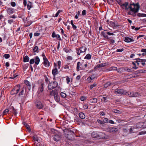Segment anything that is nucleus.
Segmentation results:
<instances>
[{"label": "nucleus", "mask_w": 146, "mask_h": 146, "mask_svg": "<svg viewBox=\"0 0 146 146\" xmlns=\"http://www.w3.org/2000/svg\"><path fill=\"white\" fill-rule=\"evenodd\" d=\"M121 8L127 11L129 15L135 16L139 9V5L138 3H133L129 4L127 2L120 4Z\"/></svg>", "instance_id": "f257e3e1"}, {"label": "nucleus", "mask_w": 146, "mask_h": 146, "mask_svg": "<svg viewBox=\"0 0 146 146\" xmlns=\"http://www.w3.org/2000/svg\"><path fill=\"white\" fill-rule=\"evenodd\" d=\"M20 88V86L17 85L15 86L11 92V94L12 95L17 94L19 92Z\"/></svg>", "instance_id": "f03ea898"}, {"label": "nucleus", "mask_w": 146, "mask_h": 146, "mask_svg": "<svg viewBox=\"0 0 146 146\" xmlns=\"http://www.w3.org/2000/svg\"><path fill=\"white\" fill-rule=\"evenodd\" d=\"M58 83L56 81L51 82L48 85V88L49 90H52L57 86Z\"/></svg>", "instance_id": "7ed1b4c3"}, {"label": "nucleus", "mask_w": 146, "mask_h": 146, "mask_svg": "<svg viewBox=\"0 0 146 146\" xmlns=\"http://www.w3.org/2000/svg\"><path fill=\"white\" fill-rule=\"evenodd\" d=\"M114 93L117 94L118 95H121L122 94H126L127 93L125 91L122 89H116L114 90Z\"/></svg>", "instance_id": "20e7f679"}, {"label": "nucleus", "mask_w": 146, "mask_h": 146, "mask_svg": "<svg viewBox=\"0 0 146 146\" xmlns=\"http://www.w3.org/2000/svg\"><path fill=\"white\" fill-rule=\"evenodd\" d=\"M128 96L130 97H137L140 96V94L138 92H132L128 93Z\"/></svg>", "instance_id": "39448f33"}, {"label": "nucleus", "mask_w": 146, "mask_h": 146, "mask_svg": "<svg viewBox=\"0 0 146 146\" xmlns=\"http://www.w3.org/2000/svg\"><path fill=\"white\" fill-rule=\"evenodd\" d=\"M118 130V129L117 128L113 127H109L105 130V131L111 133L116 132Z\"/></svg>", "instance_id": "423d86ee"}, {"label": "nucleus", "mask_w": 146, "mask_h": 146, "mask_svg": "<svg viewBox=\"0 0 146 146\" xmlns=\"http://www.w3.org/2000/svg\"><path fill=\"white\" fill-rule=\"evenodd\" d=\"M84 69V66L83 63H82L80 62L77 63L76 70L79 71L80 70Z\"/></svg>", "instance_id": "0eeeda50"}, {"label": "nucleus", "mask_w": 146, "mask_h": 146, "mask_svg": "<svg viewBox=\"0 0 146 146\" xmlns=\"http://www.w3.org/2000/svg\"><path fill=\"white\" fill-rule=\"evenodd\" d=\"M54 67L52 70V73L53 75L55 76L56 75L58 74V68L57 67V64L54 63Z\"/></svg>", "instance_id": "6e6552de"}, {"label": "nucleus", "mask_w": 146, "mask_h": 146, "mask_svg": "<svg viewBox=\"0 0 146 146\" xmlns=\"http://www.w3.org/2000/svg\"><path fill=\"white\" fill-rule=\"evenodd\" d=\"M45 87L44 83V82H42L38 88V93L42 92L44 91V88Z\"/></svg>", "instance_id": "1a4fd4ad"}, {"label": "nucleus", "mask_w": 146, "mask_h": 146, "mask_svg": "<svg viewBox=\"0 0 146 146\" xmlns=\"http://www.w3.org/2000/svg\"><path fill=\"white\" fill-rule=\"evenodd\" d=\"M140 60H143V59L140 58H136L135 59L136 60V62L137 63V65L139 66L142 67L143 66H144L145 65H143L142 64V62Z\"/></svg>", "instance_id": "9d476101"}, {"label": "nucleus", "mask_w": 146, "mask_h": 146, "mask_svg": "<svg viewBox=\"0 0 146 146\" xmlns=\"http://www.w3.org/2000/svg\"><path fill=\"white\" fill-rule=\"evenodd\" d=\"M124 41L126 42L129 43L134 41V40L129 37H126L125 38Z\"/></svg>", "instance_id": "9b49d317"}, {"label": "nucleus", "mask_w": 146, "mask_h": 146, "mask_svg": "<svg viewBox=\"0 0 146 146\" xmlns=\"http://www.w3.org/2000/svg\"><path fill=\"white\" fill-rule=\"evenodd\" d=\"M44 65L46 67H48L50 66V62L48 61L47 59L43 60Z\"/></svg>", "instance_id": "f8f14e48"}, {"label": "nucleus", "mask_w": 146, "mask_h": 146, "mask_svg": "<svg viewBox=\"0 0 146 146\" xmlns=\"http://www.w3.org/2000/svg\"><path fill=\"white\" fill-rule=\"evenodd\" d=\"M52 36L53 38L56 37L57 39L59 40H61L60 35L58 34H56L54 32L52 33Z\"/></svg>", "instance_id": "ddd939ff"}, {"label": "nucleus", "mask_w": 146, "mask_h": 146, "mask_svg": "<svg viewBox=\"0 0 146 146\" xmlns=\"http://www.w3.org/2000/svg\"><path fill=\"white\" fill-rule=\"evenodd\" d=\"M54 98L56 102L60 103V97L58 95V94L54 96Z\"/></svg>", "instance_id": "4468645a"}, {"label": "nucleus", "mask_w": 146, "mask_h": 146, "mask_svg": "<svg viewBox=\"0 0 146 146\" xmlns=\"http://www.w3.org/2000/svg\"><path fill=\"white\" fill-rule=\"evenodd\" d=\"M36 106L37 108L38 109H41L43 107L42 104L40 101H38L36 103Z\"/></svg>", "instance_id": "2eb2a0df"}, {"label": "nucleus", "mask_w": 146, "mask_h": 146, "mask_svg": "<svg viewBox=\"0 0 146 146\" xmlns=\"http://www.w3.org/2000/svg\"><path fill=\"white\" fill-rule=\"evenodd\" d=\"M34 59H35V65H38L40 61V59L38 56H36Z\"/></svg>", "instance_id": "dca6fc26"}, {"label": "nucleus", "mask_w": 146, "mask_h": 146, "mask_svg": "<svg viewBox=\"0 0 146 146\" xmlns=\"http://www.w3.org/2000/svg\"><path fill=\"white\" fill-rule=\"evenodd\" d=\"M7 13L9 14H12L13 13L14 11V9L11 8H8L7 9Z\"/></svg>", "instance_id": "f3484780"}, {"label": "nucleus", "mask_w": 146, "mask_h": 146, "mask_svg": "<svg viewBox=\"0 0 146 146\" xmlns=\"http://www.w3.org/2000/svg\"><path fill=\"white\" fill-rule=\"evenodd\" d=\"M72 133H73L71 131L69 132V133L68 134H67L66 135H65L66 137L69 140L71 139L72 135Z\"/></svg>", "instance_id": "a211bd4d"}, {"label": "nucleus", "mask_w": 146, "mask_h": 146, "mask_svg": "<svg viewBox=\"0 0 146 146\" xmlns=\"http://www.w3.org/2000/svg\"><path fill=\"white\" fill-rule=\"evenodd\" d=\"M53 138L54 140L56 141H58L60 139V137L58 135H55Z\"/></svg>", "instance_id": "6ab92c4d"}, {"label": "nucleus", "mask_w": 146, "mask_h": 146, "mask_svg": "<svg viewBox=\"0 0 146 146\" xmlns=\"http://www.w3.org/2000/svg\"><path fill=\"white\" fill-rule=\"evenodd\" d=\"M79 116L82 119H84L85 117L84 114L82 112H80L79 113Z\"/></svg>", "instance_id": "aec40b11"}, {"label": "nucleus", "mask_w": 146, "mask_h": 146, "mask_svg": "<svg viewBox=\"0 0 146 146\" xmlns=\"http://www.w3.org/2000/svg\"><path fill=\"white\" fill-rule=\"evenodd\" d=\"M32 3L30 1L28 2L27 4V8L28 10H30L31 8L33 7Z\"/></svg>", "instance_id": "412c9836"}, {"label": "nucleus", "mask_w": 146, "mask_h": 146, "mask_svg": "<svg viewBox=\"0 0 146 146\" xmlns=\"http://www.w3.org/2000/svg\"><path fill=\"white\" fill-rule=\"evenodd\" d=\"M135 129H135V127L131 128L129 129L130 133H132L136 132L137 131L136 130H135Z\"/></svg>", "instance_id": "4be33fe9"}, {"label": "nucleus", "mask_w": 146, "mask_h": 146, "mask_svg": "<svg viewBox=\"0 0 146 146\" xmlns=\"http://www.w3.org/2000/svg\"><path fill=\"white\" fill-rule=\"evenodd\" d=\"M108 65V64L107 63H102L98 65H97V67L98 68H100L104 67L106 65Z\"/></svg>", "instance_id": "5701e85b"}, {"label": "nucleus", "mask_w": 146, "mask_h": 146, "mask_svg": "<svg viewBox=\"0 0 146 146\" xmlns=\"http://www.w3.org/2000/svg\"><path fill=\"white\" fill-rule=\"evenodd\" d=\"M82 53L84 52L86 50L87 48L85 46H82L79 49Z\"/></svg>", "instance_id": "b1692460"}, {"label": "nucleus", "mask_w": 146, "mask_h": 146, "mask_svg": "<svg viewBox=\"0 0 146 146\" xmlns=\"http://www.w3.org/2000/svg\"><path fill=\"white\" fill-rule=\"evenodd\" d=\"M57 94V92L54 90H52L50 92V94L51 96H54V97Z\"/></svg>", "instance_id": "393cba45"}, {"label": "nucleus", "mask_w": 146, "mask_h": 146, "mask_svg": "<svg viewBox=\"0 0 146 146\" xmlns=\"http://www.w3.org/2000/svg\"><path fill=\"white\" fill-rule=\"evenodd\" d=\"M90 101L91 103H96L98 101V100L96 98H93L90 99Z\"/></svg>", "instance_id": "a878e982"}, {"label": "nucleus", "mask_w": 146, "mask_h": 146, "mask_svg": "<svg viewBox=\"0 0 146 146\" xmlns=\"http://www.w3.org/2000/svg\"><path fill=\"white\" fill-rule=\"evenodd\" d=\"M141 126H143V128H146V120L144 122H140V123Z\"/></svg>", "instance_id": "bb28decb"}, {"label": "nucleus", "mask_w": 146, "mask_h": 146, "mask_svg": "<svg viewBox=\"0 0 146 146\" xmlns=\"http://www.w3.org/2000/svg\"><path fill=\"white\" fill-rule=\"evenodd\" d=\"M136 72L138 73H146V70L141 69L137 71Z\"/></svg>", "instance_id": "cd10ccee"}, {"label": "nucleus", "mask_w": 146, "mask_h": 146, "mask_svg": "<svg viewBox=\"0 0 146 146\" xmlns=\"http://www.w3.org/2000/svg\"><path fill=\"white\" fill-rule=\"evenodd\" d=\"M91 136L92 137L95 138L98 137V135L96 133L93 132L91 134Z\"/></svg>", "instance_id": "c85d7f7f"}, {"label": "nucleus", "mask_w": 146, "mask_h": 146, "mask_svg": "<svg viewBox=\"0 0 146 146\" xmlns=\"http://www.w3.org/2000/svg\"><path fill=\"white\" fill-rule=\"evenodd\" d=\"M117 68L114 66H112L108 69H107V70L109 71H112V70H117Z\"/></svg>", "instance_id": "c756f323"}, {"label": "nucleus", "mask_w": 146, "mask_h": 146, "mask_svg": "<svg viewBox=\"0 0 146 146\" xmlns=\"http://www.w3.org/2000/svg\"><path fill=\"white\" fill-rule=\"evenodd\" d=\"M111 27H114L115 26H116L117 25H116L115 23L112 21H111L109 23Z\"/></svg>", "instance_id": "7c9ffc66"}, {"label": "nucleus", "mask_w": 146, "mask_h": 146, "mask_svg": "<svg viewBox=\"0 0 146 146\" xmlns=\"http://www.w3.org/2000/svg\"><path fill=\"white\" fill-rule=\"evenodd\" d=\"M91 55L90 54H88L85 56L84 58L88 60H89L91 59Z\"/></svg>", "instance_id": "2f4dec72"}, {"label": "nucleus", "mask_w": 146, "mask_h": 146, "mask_svg": "<svg viewBox=\"0 0 146 146\" xmlns=\"http://www.w3.org/2000/svg\"><path fill=\"white\" fill-rule=\"evenodd\" d=\"M38 46H36L34 47V48L33 50V52H38Z\"/></svg>", "instance_id": "473e14b6"}, {"label": "nucleus", "mask_w": 146, "mask_h": 146, "mask_svg": "<svg viewBox=\"0 0 146 146\" xmlns=\"http://www.w3.org/2000/svg\"><path fill=\"white\" fill-rule=\"evenodd\" d=\"M140 123V122H139L137 124H136V125L135 126V129H139V128H143V126H141V125L139 124Z\"/></svg>", "instance_id": "72a5a7b5"}, {"label": "nucleus", "mask_w": 146, "mask_h": 146, "mask_svg": "<svg viewBox=\"0 0 146 146\" xmlns=\"http://www.w3.org/2000/svg\"><path fill=\"white\" fill-rule=\"evenodd\" d=\"M90 76L92 80H93L95 78H97V75L96 74H93L91 75Z\"/></svg>", "instance_id": "f704fd0d"}, {"label": "nucleus", "mask_w": 146, "mask_h": 146, "mask_svg": "<svg viewBox=\"0 0 146 146\" xmlns=\"http://www.w3.org/2000/svg\"><path fill=\"white\" fill-rule=\"evenodd\" d=\"M29 57L27 56H25L24 58V61L25 62H28L29 60Z\"/></svg>", "instance_id": "c9c22d12"}, {"label": "nucleus", "mask_w": 146, "mask_h": 146, "mask_svg": "<svg viewBox=\"0 0 146 146\" xmlns=\"http://www.w3.org/2000/svg\"><path fill=\"white\" fill-rule=\"evenodd\" d=\"M141 52H143V53L142 54V55L143 56H144L146 55V49H143L141 50Z\"/></svg>", "instance_id": "e433bc0d"}, {"label": "nucleus", "mask_w": 146, "mask_h": 146, "mask_svg": "<svg viewBox=\"0 0 146 146\" xmlns=\"http://www.w3.org/2000/svg\"><path fill=\"white\" fill-rule=\"evenodd\" d=\"M137 15L139 17H146V14L144 13H138Z\"/></svg>", "instance_id": "4c0bfd02"}, {"label": "nucleus", "mask_w": 146, "mask_h": 146, "mask_svg": "<svg viewBox=\"0 0 146 146\" xmlns=\"http://www.w3.org/2000/svg\"><path fill=\"white\" fill-rule=\"evenodd\" d=\"M58 65H57V67L58 69H60L61 65V62L60 61H58L57 62Z\"/></svg>", "instance_id": "58836bf2"}, {"label": "nucleus", "mask_w": 146, "mask_h": 146, "mask_svg": "<svg viewBox=\"0 0 146 146\" xmlns=\"http://www.w3.org/2000/svg\"><path fill=\"white\" fill-rule=\"evenodd\" d=\"M60 95H61V96L63 98H65L66 96V94L63 92H61Z\"/></svg>", "instance_id": "ea45409f"}, {"label": "nucleus", "mask_w": 146, "mask_h": 146, "mask_svg": "<svg viewBox=\"0 0 146 146\" xmlns=\"http://www.w3.org/2000/svg\"><path fill=\"white\" fill-rule=\"evenodd\" d=\"M111 84V83L110 82H108L105 84L104 85V87L107 88L108 86H110Z\"/></svg>", "instance_id": "a19ab883"}, {"label": "nucleus", "mask_w": 146, "mask_h": 146, "mask_svg": "<svg viewBox=\"0 0 146 146\" xmlns=\"http://www.w3.org/2000/svg\"><path fill=\"white\" fill-rule=\"evenodd\" d=\"M12 112L15 115L17 114V111L13 107H12Z\"/></svg>", "instance_id": "79ce46f5"}, {"label": "nucleus", "mask_w": 146, "mask_h": 146, "mask_svg": "<svg viewBox=\"0 0 146 146\" xmlns=\"http://www.w3.org/2000/svg\"><path fill=\"white\" fill-rule=\"evenodd\" d=\"M35 59L34 58L31 59L30 61V64H33L35 63Z\"/></svg>", "instance_id": "37998d69"}, {"label": "nucleus", "mask_w": 146, "mask_h": 146, "mask_svg": "<svg viewBox=\"0 0 146 146\" xmlns=\"http://www.w3.org/2000/svg\"><path fill=\"white\" fill-rule=\"evenodd\" d=\"M66 80L67 83L68 84H69L70 80V78L68 76H67L66 77Z\"/></svg>", "instance_id": "c03bdc74"}, {"label": "nucleus", "mask_w": 146, "mask_h": 146, "mask_svg": "<svg viewBox=\"0 0 146 146\" xmlns=\"http://www.w3.org/2000/svg\"><path fill=\"white\" fill-rule=\"evenodd\" d=\"M109 120L107 118H105L103 120V122H104L106 123H109Z\"/></svg>", "instance_id": "a18cd8bd"}, {"label": "nucleus", "mask_w": 146, "mask_h": 146, "mask_svg": "<svg viewBox=\"0 0 146 146\" xmlns=\"http://www.w3.org/2000/svg\"><path fill=\"white\" fill-rule=\"evenodd\" d=\"M3 57L7 59L10 57V55L8 54H5L3 55Z\"/></svg>", "instance_id": "49530a36"}, {"label": "nucleus", "mask_w": 146, "mask_h": 146, "mask_svg": "<svg viewBox=\"0 0 146 146\" xmlns=\"http://www.w3.org/2000/svg\"><path fill=\"white\" fill-rule=\"evenodd\" d=\"M10 4L13 7H15L16 6V5L15 3L13 1L11 2Z\"/></svg>", "instance_id": "de8ad7c7"}, {"label": "nucleus", "mask_w": 146, "mask_h": 146, "mask_svg": "<svg viewBox=\"0 0 146 146\" xmlns=\"http://www.w3.org/2000/svg\"><path fill=\"white\" fill-rule=\"evenodd\" d=\"M62 12V11L60 10H59L55 14V16H54L55 17H57L58 16V15L60 13V12Z\"/></svg>", "instance_id": "09e8293b"}, {"label": "nucleus", "mask_w": 146, "mask_h": 146, "mask_svg": "<svg viewBox=\"0 0 146 146\" xmlns=\"http://www.w3.org/2000/svg\"><path fill=\"white\" fill-rule=\"evenodd\" d=\"M9 111V110L8 109H6L3 112V114L4 115L6 114Z\"/></svg>", "instance_id": "8fccbe9b"}, {"label": "nucleus", "mask_w": 146, "mask_h": 146, "mask_svg": "<svg viewBox=\"0 0 146 146\" xmlns=\"http://www.w3.org/2000/svg\"><path fill=\"white\" fill-rule=\"evenodd\" d=\"M24 90L23 89H22L21 92L19 93V95L20 96L21 95H22L24 94Z\"/></svg>", "instance_id": "3c124183"}, {"label": "nucleus", "mask_w": 146, "mask_h": 146, "mask_svg": "<svg viewBox=\"0 0 146 146\" xmlns=\"http://www.w3.org/2000/svg\"><path fill=\"white\" fill-rule=\"evenodd\" d=\"M24 83L27 86L29 85L30 84L28 80H24Z\"/></svg>", "instance_id": "603ef678"}, {"label": "nucleus", "mask_w": 146, "mask_h": 146, "mask_svg": "<svg viewBox=\"0 0 146 146\" xmlns=\"http://www.w3.org/2000/svg\"><path fill=\"white\" fill-rule=\"evenodd\" d=\"M33 139L35 141H38V138L36 136H34L33 137Z\"/></svg>", "instance_id": "864d4df0"}, {"label": "nucleus", "mask_w": 146, "mask_h": 146, "mask_svg": "<svg viewBox=\"0 0 146 146\" xmlns=\"http://www.w3.org/2000/svg\"><path fill=\"white\" fill-rule=\"evenodd\" d=\"M141 61L142 63V64L143 65H145V62H146V59H143V60H140Z\"/></svg>", "instance_id": "5fc2aeb1"}, {"label": "nucleus", "mask_w": 146, "mask_h": 146, "mask_svg": "<svg viewBox=\"0 0 146 146\" xmlns=\"http://www.w3.org/2000/svg\"><path fill=\"white\" fill-rule=\"evenodd\" d=\"M96 84H93L92 85H91L90 86V89L92 90L93 87L96 86Z\"/></svg>", "instance_id": "6e6d98bb"}, {"label": "nucleus", "mask_w": 146, "mask_h": 146, "mask_svg": "<svg viewBox=\"0 0 146 146\" xmlns=\"http://www.w3.org/2000/svg\"><path fill=\"white\" fill-rule=\"evenodd\" d=\"M92 80L91 79V78L90 77V76L88 77L87 79V81H88V83H90L91 82V81H92Z\"/></svg>", "instance_id": "4d7b16f0"}, {"label": "nucleus", "mask_w": 146, "mask_h": 146, "mask_svg": "<svg viewBox=\"0 0 146 146\" xmlns=\"http://www.w3.org/2000/svg\"><path fill=\"white\" fill-rule=\"evenodd\" d=\"M86 14V11L85 10H84L82 12V15H85Z\"/></svg>", "instance_id": "13d9d810"}, {"label": "nucleus", "mask_w": 146, "mask_h": 146, "mask_svg": "<svg viewBox=\"0 0 146 146\" xmlns=\"http://www.w3.org/2000/svg\"><path fill=\"white\" fill-rule=\"evenodd\" d=\"M41 56L43 57V60H44L45 59H47V58L46 57L45 55L44 54V53H43L41 55Z\"/></svg>", "instance_id": "bf43d9fd"}, {"label": "nucleus", "mask_w": 146, "mask_h": 146, "mask_svg": "<svg viewBox=\"0 0 146 146\" xmlns=\"http://www.w3.org/2000/svg\"><path fill=\"white\" fill-rule=\"evenodd\" d=\"M97 121L100 124H104L103 122L100 119H98Z\"/></svg>", "instance_id": "052dcab7"}, {"label": "nucleus", "mask_w": 146, "mask_h": 146, "mask_svg": "<svg viewBox=\"0 0 146 146\" xmlns=\"http://www.w3.org/2000/svg\"><path fill=\"white\" fill-rule=\"evenodd\" d=\"M113 112L115 113H120V111L119 110H113Z\"/></svg>", "instance_id": "680f3d73"}, {"label": "nucleus", "mask_w": 146, "mask_h": 146, "mask_svg": "<svg viewBox=\"0 0 146 146\" xmlns=\"http://www.w3.org/2000/svg\"><path fill=\"white\" fill-rule=\"evenodd\" d=\"M86 99V98L84 96H82L80 98V100L82 101H83Z\"/></svg>", "instance_id": "e2e57ef3"}, {"label": "nucleus", "mask_w": 146, "mask_h": 146, "mask_svg": "<svg viewBox=\"0 0 146 146\" xmlns=\"http://www.w3.org/2000/svg\"><path fill=\"white\" fill-rule=\"evenodd\" d=\"M107 34L111 36L112 35L113 36L115 35V34L112 33H110L109 32H108L107 33Z\"/></svg>", "instance_id": "0e129e2a"}, {"label": "nucleus", "mask_w": 146, "mask_h": 146, "mask_svg": "<svg viewBox=\"0 0 146 146\" xmlns=\"http://www.w3.org/2000/svg\"><path fill=\"white\" fill-rule=\"evenodd\" d=\"M68 60H72L73 59L72 57L71 56H68L67 57Z\"/></svg>", "instance_id": "69168bd1"}, {"label": "nucleus", "mask_w": 146, "mask_h": 146, "mask_svg": "<svg viewBox=\"0 0 146 146\" xmlns=\"http://www.w3.org/2000/svg\"><path fill=\"white\" fill-rule=\"evenodd\" d=\"M110 44H113L115 42V41L114 40L112 39L110 40Z\"/></svg>", "instance_id": "338daca9"}, {"label": "nucleus", "mask_w": 146, "mask_h": 146, "mask_svg": "<svg viewBox=\"0 0 146 146\" xmlns=\"http://www.w3.org/2000/svg\"><path fill=\"white\" fill-rule=\"evenodd\" d=\"M123 48H122L121 49H117V50H116V52H122V51H123Z\"/></svg>", "instance_id": "774afa93"}]
</instances>
